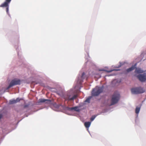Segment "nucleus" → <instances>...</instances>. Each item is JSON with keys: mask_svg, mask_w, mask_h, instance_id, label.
I'll list each match as a JSON object with an SVG mask.
<instances>
[{"mask_svg": "<svg viewBox=\"0 0 146 146\" xmlns=\"http://www.w3.org/2000/svg\"><path fill=\"white\" fill-rule=\"evenodd\" d=\"M104 86L101 87L96 86L93 89L92 92V95L93 96H98L103 90Z\"/></svg>", "mask_w": 146, "mask_h": 146, "instance_id": "1", "label": "nucleus"}, {"mask_svg": "<svg viewBox=\"0 0 146 146\" xmlns=\"http://www.w3.org/2000/svg\"><path fill=\"white\" fill-rule=\"evenodd\" d=\"M77 97V95H74L72 93H68L64 96V98L66 101L73 100Z\"/></svg>", "mask_w": 146, "mask_h": 146, "instance_id": "2", "label": "nucleus"}, {"mask_svg": "<svg viewBox=\"0 0 146 146\" xmlns=\"http://www.w3.org/2000/svg\"><path fill=\"white\" fill-rule=\"evenodd\" d=\"M131 91V93L134 94H142L145 92V90L141 87L132 88Z\"/></svg>", "mask_w": 146, "mask_h": 146, "instance_id": "3", "label": "nucleus"}, {"mask_svg": "<svg viewBox=\"0 0 146 146\" xmlns=\"http://www.w3.org/2000/svg\"><path fill=\"white\" fill-rule=\"evenodd\" d=\"M119 94L118 93H115L112 97L111 105H113L117 103L119 100Z\"/></svg>", "mask_w": 146, "mask_h": 146, "instance_id": "4", "label": "nucleus"}, {"mask_svg": "<svg viewBox=\"0 0 146 146\" xmlns=\"http://www.w3.org/2000/svg\"><path fill=\"white\" fill-rule=\"evenodd\" d=\"M20 80L17 79L13 80L10 82L9 84L7 87V89H8L11 87L15 85H19L20 84Z\"/></svg>", "mask_w": 146, "mask_h": 146, "instance_id": "5", "label": "nucleus"}, {"mask_svg": "<svg viewBox=\"0 0 146 146\" xmlns=\"http://www.w3.org/2000/svg\"><path fill=\"white\" fill-rule=\"evenodd\" d=\"M11 0H6L1 5L0 7H6V11L7 13H8L9 11V4Z\"/></svg>", "mask_w": 146, "mask_h": 146, "instance_id": "6", "label": "nucleus"}, {"mask_svg": "<svg viewBox=\"0 0 146 146\" xmlns=\"http://www.w3.org/2000/svg\"><path fill=\"white\" fill-rule=\"evenodd\" d=\"M137 77L139 80L141 82H144L146 80V73L139 74Z\"/></svg>", "mask_w": 146, "mask_h": 146, "instance_id": "7", "label": "nucleus"}, {"mask_svg": "<svg viewBox=\"0 0 146 146\" xmlns=\"http://www.w3.org/2000/svg\"><path fill=\"white\" fill-rule=\"evenodd\" d=\"M85 75V73L84 72L82 73V76L80 77V78L78 77V80L77 81V82L79 84H81L83 82V80L84 79V76Z\"/></svg>", "mask_w": 146, "mask_h": 146, "instance_id": "8", "label": "nucleus"}, {"mask_svg": "<svg viewBox=\"0 0 146 146\" xmlns=\"http://www.w3.org/2000/svg\"><path fill=\"white\" fill-rule=\"evenodd\" d=\"M20 99L19 98H17L16 100H13L10 101L9 103L10 104H15L18 102H19Z\"/></svg>", "mask_w": 146, "mask_h": 146, "instance_id": "9", "label": "nucleus"}, {"mask_svg": "<svg viewBox=\"0 0 146 146\" xmlns=\"http://www.w3.org/2000/svg\"><path fill=\"white\" fill-rule=\"evenodd\" d=\"M49 101V102H50V101L49 100H47V99H44L41 98L39 99L38 101V103H44V102H46V103H47V102H46Z\"/></svg>", "mask_w": 146, "mask_h": 146, "instance_id": "10", "label": "nucleus"}, {"mask_svg": "<svg viewBox=\"0 0 146 146\" xmlns=\"http://www.w3.org/2000/svg\"><path fill=\"white\" fill-rule=\"evenodd\" d=\"M144 71L142 70L141 68H136L135 69V72L136 74L142 73L144 72Z\"/></svg>", "mask_w": 146, "mask_h": 146, "instance_id": "11", "label": "nucleus"}, {"mask_svg": "<svg viewBox=\"0 0 146 146\" xmlns=\"http://www.w3.org/2000/svg\"><path fill=\"white\" fill-rule=\"evenodd\" d=\"M136 64H135L133 66H132L131 67L127 69V72H129L134 69L136 68Z\"/></svg>", "mask_w": 146, "mask_h": 146, "instance_id": "12", "label": "nucleus"}, {"mask_svg": "<svg viewBox=\"0 0 146 146\" xmlns=\"http://www.w3.org/2000/svg\"><path fill=\"white\" fill-rule=\"evenodd\" d=\"M91 122L88 121L87 122H85L84 123V125L85 127L86 128H88L90 125Z\"/></svg>", "mask_w": 146, "mask_h": 146, "instance_id": "13", "label": "nucleus"}, {"mask_svg": "<svg viewBox=\"0 0 146 146\" xmlns=\"http://www.w3.org/2000/svg\"><path fill=\"white\" fill-rule=\"evenodd\" d=\"M115 70V69L112 70H104V69H100L99 70L100 71H104L108 73L111 72L112 71H114V70Z\"/></svg>", "mask_w": 146, "mask_h": 146, "instance_id": "14", "label": "nucleus"}, {"mask_svg": "<svg viewBox=\"0 0 146 146\" xmlns=\"http://www.w3.org/2000/svg\"><path fill=\"white\" fill-rule=\"evenodd\" d=\"M140 108L139 107H137L135 109V113L138 114L140 110Z\"/></svg>", "mask_w": 146, "mask_h": 146, "instance_id": "15", "label": "nucleus"}, {"mask_svg": "<svg viewBox=\"0 0 146 146\" xmlns=\"http://www.w3.org/2000/svg\"><path fill=\"white\" fill-rule=\"evenodd\" d=\"M77 108L76 107L69 108V109L71 110H74L75 111H77Z\"/></svg>", "mask_w": 146, "mask_h": 146, "instance_id": "16", "label": "nucleus"}, {"mask_svg": "<svg viewBox=\"0 0 146 146\" xmlns=\"http://www.w3.org/2000/svg\"><path fill=\"white\" fill-rule=\"evenodd\" d=\"M91 99V97H89L87 99H86V100H85V102H87L88 103L90 102V100Z\"/></svg>", "mask_w": 146, "mask_h": 146, "instance_id": "17", "label": "nucleus"}, {"mask_svg": "<svg viewBox=\"0 0 146 146\" xmlns=\"http://www.w3.org/2000/svg\"><path fill=\"white\" fill-rule=\"evenodd\" d=\"M96 116H93L90 118L91 121H92L95 118Z\"/></svg>", "mask_w": 146, "mask_h": 146, "instance_id": "18", "label": "nucleus"}, {"mask_svg": "<svg viewBox=\"0 0 146 146\" xmlns=\"http://www.w3.org/2000/svg\"><path fill=\"white\" fill-rule=\"evenodd\" d=\"M28 106V105H25L24 106V108H25L27 107Z\"/></svg>", "mask_w": 146, "mask_h": 146, "instance_id": "19", "label": "nucleus"}, {"mask_svg": "<svg viewBox=\"0 0 146 146\" xmlns=\"http://www.w3.org/2000/svg\"><path fill=\"white\" fill-rule=\"evenodd\" d=\"M2 115L1 114H0V119L2 117Z\"/></svg>", "mask_w": 146, "mask_h": 146, "instance_id": "20", "label": "nucleus"}]
</instances>
